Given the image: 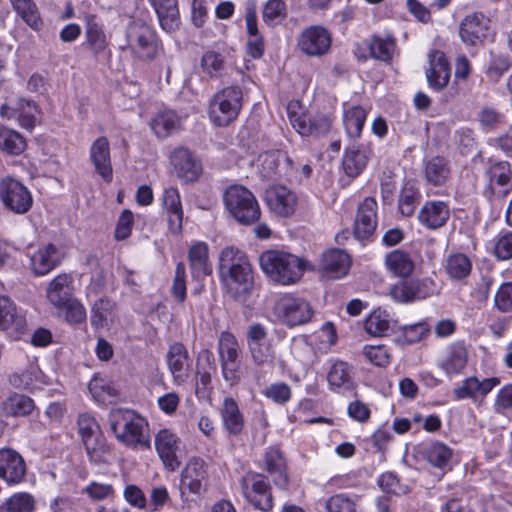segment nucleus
Wrapping results in <instances>:
<instances>
[{
	"instance_id": "f257e3e1",
	"label": "nucleus",
	"mask_w": 512,
	"mask_h": 512,
	"mask_svg": "<svg viewBox=\"0 0 512 512\" xmlns=\"http://www.w3.org/2000/svg\"><path fill=\"white\" fill-rule=\"evenodd\" d=\"M219 276L223 289L232 299L244 302L254 287V270L246 253L227 246L219 254Z\"/></svg>"
},
{
	"instance_id": "f03ea898",
	"label": "nucleus",
	"mask_w": 512,
	"mask_h": 512,
	"mask_svg": "<svg viewBox=\"0 0 512 512\" xmlns=\"http://www.w3.org/2000/svg\"><path fill=\"white\" fill-rule=\"evenodd\" d=\"M262 271L273 281L290 285L296 283L309 263L298 256L280 250H267L259 257Z\"/></svg>"
},
{
	"instance_id": "7ed1b4c3",
	"label": "nucleus",
	"mask_w": 512,
	"mask_h": 512,
	"mask_svg": "<svg viewBox=\"0 0 512 512\" xmlns=\"http://www.w3.org/2000/svg\"><path fill=\"white\" fill-rule=\"evenodd\" d=\"M109 424L118 441L128 447H150L148 424L144 418L128 409H115L109 413Z\"/></svg>"
},
{
	"instance_id": "20e7f679",
	"label": "nucleus",
	"mask_w": 512,
	"mask_h": 512,
	"mask_svg": "<svg viewBox=\"0 0 512 512\" xmlns=\"http://www.w3.org/2000/svg\"><path fill=\"white\" fill-rule=\"evenodd\" d=\"M223 201L228 213L241 225L250 226L261 217V208L256 197L242 185L229 186L223 194Z\"/></svg>"
},
{
	"instance_id": "39448f33",
	"label": "nucleus",
	"mask_w": 512,
	"mask_h": 512,
	"mask_svg": "<svg viewBox=\"0 0 512 512\" xmlns=\"http://www.w3.org/2000/svg\"><path fill=\"white\" fill-rule=\"evenodd\" d=\"M243 100V91L237 85L227 86L218 91L210 103L211 121L218 127L229 125L238 117Z\"/></svg>"
},
{
	"instance_id": "423d86ee",
	"label": "nucleus",
	"mask_w": 512,
	"mask_h": 512,
	"mask_svg": "<svg viewBox=\"0 0 512 512\" xmlns=\"http://www.w3.org/2000/svg\"><path fill=\"white\" fill-rule=\"evenodd\" d=\"M128 46L140 59L153 60L159 51L160 42L156 31L142 21H132L126 31Z\"/></svg>"
},
{
	"instance_id": "0eeeda50",
	"label": "nucleus",
	"mask_w": 512,
	"mask_h": 512,
	"mask_svg": "<svg viewBox=\"0 0 512 512\" xmlns=\"http://www.w3.org/2000/svg\"><path fill=\"white\" fill-rule=\"evenodd\" d=\"M241 489L245 498L256 509L265 512L272 509L271 487L263 474L248 472L241 480Z\"/></svg>"
},
{
	"instance_id": "6e6552de",
	"label": "nucleus",
	"mask_w": 512,
	"mask_h": 512,
	"mask_svg": "<svg viewBox=\"0 0 512 512\" xmlns=\"http://www.w3.org/2000/svg\"><path fill=\"white\" fill-rule=\"evenodd\" d=\"M0 199L8 210L19 215L27 213L33 204L28 188L12 177L0 181Z\"/></svg>"
},
{
	"instance_id": "1a4fd4ad",
	"label": "nucleus",
	"mask_w": 512,
	"mask_h": 512,
	"mask_svg": "<svg viewBox=\"0 0 512 512\" xmlns=\"http://www.w3.org/2000/svg\"><path fill=\"white\" fill-rule=\"evenodd\" d=\"M275 313L284 324L294 327L308 323L314 311L305 299L285 295L276 302Z\"/></svg>"
},
{
	"instance_id": "9d476101",
	"label": "nucleus",
	"mask_w": 512,
	"mask_h": 512,
	"mask_svg": "<svg viewBox=\"0 0 512 512\" xmlns=\"http://www.w3.org/2000/svg\"><path fill=\"white\" fill-rule=\"evenodd\" d=\"M492 34L490 19L480 12L467 15L459 26L461 40L470 46L482 45Z\"/></svg>"
},
{
	"instance_id": "9b49d317",
	"label": "nucleus",
	"mask_w": 512,
	"mask_h": 512,
	"mask_svg": "<svg viewBox=\"0 0 512 512\" xmlns=\"http://www.w3.org/2000/svg\"><path fill=\"white\" fill-rule=\"evenodd\" d=\"M332 43L331 34L322 26H310L302 31L298 38L299 49L307 56L325 55Z\"/></svg>"
},
{
	"instance_id": "f8f14e48",
	"label": "nucleus",
	"mask_w": 512,
	"mask_h": 512,
	"mask_svg": "<svg viewBox=\"0 0 512 512\" xmlns=\"http://www.w3.org/2000/svg\"><path fill=\"white\" fill-rule=\"evenodd\" d=\"M378 205L374 198L367 197L359 205L353 226V233L360 241L369 240L377 227Z\"/></svg>"
},
{
	"instance_id": "ddd939ff",
	"label": "nucleus",
	"mask_w": 512,
	"mask_h": 512,
	"mask_svg": "<svg viewBox=\"0 0 512 512\" xmlns=\"http://www.w3.org/2000/svg\"><path fill=\"white\" fill-rule=\"evenodd\" d=\"M428 85L434 91L440 92L447 87L451 68L446 55L439 50H433L428 54V67L425 70Z\"/></svg>"
},
{
	"instance_id": "4468645a",
	"label": "nucleus",
	"mask_w": 512,
	"mask_h": 512,
	"mask_svg": "<svg viewBox=\"0 0 512 512\" xmlns=\"http://www.w3.org/2000/svg\"><path fill=\"white\" fill-rule=\"evenodd\" d=\"M500 384V378L490 377L479 379L470 376L462 381V384L453 389V397L456 400L471 399L476 401L484 399L495 387Z\"/></svg>"
},
{
	"instance_id": "2eb2a0df",
	"label": "nucleus",
	"mask_w": 512,
	"mask_h": 512,
	"mask_svg": "<svg viewBox=\"0 0 512 512\" xmlns=\"http://www.w3.org/2000/svg\"><path fill=\"white\" fill-rule=\"evenodd\" d=\"M265 199L268 207L272 212L281 216H291L297 206V195L283 185H273L265 192Z\"/></svg>"
},
{
	"instance_id": "dca6fc26",
	"label": "nucleus",
	"mask_w": 512,
	"mask_h": 512,
	"mask_svg": "<svg viewBox=\"0 0 512 512\" xmlns=\"http://www.w3.org/2000/svg\"><path fill=\"white\" fill-rule=\"evenodd\" d=\"M179 445V437L168 429L160 430L155 437V447L158 455L164 466L170 471H175L181 464L178 456Z\"/></svg>"
},
{
	"instance_id": "f3484780",
	"label": "nucleus",
	"mask_w": 512,
	"mask_h": 512,
	"mask_svg": "<svg viewBox=\"0 0 512 512\" xmlns=\"http://www.w3.org/2000/svg\"><path fill=\"white\" fill-rule=\"evenodd\" d=\"M208 471L205 461L198 457L189 459L181 473V486L190 493L200 495L207 485Z\"/></svg>"
},
{
	"instance_id": "a211bd4d",
	"label": "nucleus",
	"mask_w": 512,
	"mask_h": 512,
	"mask_svg": "<svg viewBox=\"0 0 512 512\" xmlns=\"http://www.w3.org/2000/svg\"><path fill=\"white\" fill-rule=\"evenodd\" d=\"M167 365L177 384L185 383L190 377L192 360L187 348L179 342L170 345L167 356Z\"/></svg>"
},
{
	"instance_id": "6ab92c4d",
	"label": "nucleus",
	"mask_w": 512,
	"mask_h": 512,
	"mask_svg": "<svg viewBox=\"0 0 512 512\" xmlns=\"http://www.w3.org/2000/svg\"><path fill=\"white\" fill-rule=\"evenodd\" d=\"M492 194L500 198L512 190V165L508 161H495L486 170Z\"/></svg>"
},
{
	"instance_id": "aec40b11",
	"label": "nucleus",
	"mask_w": 512,
	"mask_h": 512,
	"mask_svg": "<svg viewBox=\"0 0 512 512\" xmlns=\"http://www.w3.org/2000/svg\"><path fill=\"white\" fill-rule=\"evenodd\" d=\"M170 162L178 178L184 182H193L201 174V164L183 147L175 149L170 155Z\"/></svg>"
},
{
	"instance_id": "412c9836",
	"label": "nucleus",
	"mask_w": 512,
	"mask_h": 512,
	"mask_svg": "<svg viewBox=\"0 0 512 512\" xmlns=\"http://www.w3.org/2000/svg\"><path fill=\"white\" fill-rule=\"evenodd\" d=\"M350 265V256L344 250L335 248L322 254L319 268L325 277L339 279L348 273Z\"/></svg>"
},
{
	"instance_id": "4be33fe9",
	"label": "nucleus",
	"mask_w": 512,
	"mask_h": 512,
	"mask_svg": "<svg viewBox=\"0 0 512 512\" xmlns=\"http://www.w3.org/2000/svg\"><path fill=\"white\" fill-rule=\"evenodd\" d=\"M25 473V462L18 452L12 449L0 450V478L8 484H18Z\"/></svg>"
},
{
	"instance_id": "5701e85b",
	"label": "nucleus",
	"mask_w": 512,
	"mask_h": 512,
	"mask_svg": "<svg viewBox=\"0 0 512 512\" xmlns=\"http://www.w3.org/2000/svg\"><path fill=\"white\" fill-rule=\"evenodd\" d=\"M90 160L95 171L106 182H111L113 169L111 163L110 146L106 137H98L90 147Z\"/></svg>"
},
{
	"instance_id": "b1692460",
	"label": "nucleus",
	"mask_w": 512,
	"mask_h": 512,
	"mask_svg": "<svg viewBox=\"0 0 512 512\" xmlns=\"http://www.w3.org/2000/svg\"><path fill=\"white\" fill-rule=\"evenodd\" d=\"M74 280L70 274H59L49 283L46 296L51 305L55 308L64 306L75 298Z\"/></svg>"
},
{
	"instance_id": "393cba45",
	"label": "nucleus",
	"mask_w": 512,
	"mask_h": 512,
	"mask_svg": "<svg viewBox=\"0 0 512 512\" xmlns=\"http://www.w3.org/2000/svg\"><path fill=\"white\" fill-rule=\"evenodd\" d=\"M45 378L38 365L30 363L27 367L10 374L9 383L16 389L34 391L47 383Z\"/></svg>"
},
{
	"instance_id": "a878e982",
	"label": "nucleus",
	"mask_w": 512,
	"mask_h": 512,
	"mask_svg": "<svg viewBox=\"0 0 512 512\" xmlns=\"http://www.w3.org/2000/svg\"><path fill=\"white\" fill-rule=\"evenodd\" d=\"M154 8L160 27L168 32H175L181 24L178 0H149Z\"/></svg>"
},
{
	"instance_id": "bb28decb",
	"label": "nucleus",
	"mask_w": 512,
	"mask_h": 512,
	"mask_svg": "<svg viewBox=\"0 0 512 512\" xmlns=\"http://www.w3.org/2000/svg\"><path fill=\"white\" fill-rule=\"evenodd\" d=\"M290 122L296 131L303 136H320L330 131L332 121L326 115L306 116L291 115Z\"/></svg>"
},
{
	"instance_id": "cd10ccee",
	"label": "nucleus",
	"mask_w": 512,
	"mask_h": 512,
	"mask_svg": "<svg viewBox=\"0 0 512 512\" xmlns=\"http://www.w3.org/2000/svg\"><path fill=\"white\" fill-rule=\"evenodd\" d=\"M450 216L448 205L443 201H428L420 209L419 222L429 229H437L446 224Z\"/></svg>"
},
{
	"instance_id": "c85d7f7f",
	"label": "nucleus",
	"mask_w": 512,
	"mask_h": 512,
	"mask_svg": "<svg viewBox=\"0 0 512 512\" xmlns=\"http://www.w3.org/2000/svg\"><path fill=\"white\" fill-rule=\"evenodd\" d=\"M162 203L168 215L170 230L173 233H179L182 229L183 209L178 189L166 188L163 192Z\"/></svg>"
},
{
	"instance_id": "c756f323",
	"label": "nucleus",
	"mask_w": 512,
	"mask_h": 512,
	"mask_svg": "<svg viewBox=\"0 0 512 512\" xmlns=\"http://www.w3.org/2000/svg\"><path fill=\"white\" fill-rule=\"evenodd\" d=\"M264 468L271 475L276 486L280 488L287 486L289 478L286 461L278 449L270 447L266 450L264 454Z\"/></svg>"
},
{
	"instance_id": "7c9ffc66",
	"label": "nucleus",
	"mask_w": 512,
	"mask_h": 512,
	"mask_svg": "<svg viewBox=\"0 0 512 512\" xmlns=\"http://www.w3.org/2000/svg\"><path fill=\"white\" fill-rule=\"evenodd\" d=\"M36 109L32 101L19 99L17 101H10L1 106V114L8 117H18L21 127L32 130L35 126V116L33 110Z\"/></svg>"
},
{
	"instance_id": "2f4dec72",
	"label": "nucleus",
	"mask_w": 512,
	"mask_h": 512,
	"mask_svg": "<svg viewBox=\"0 0 512 512\" xmlns=\"http://www.w3.org/2000/svg\"><path fill=\"white\" fill-rule=\"evenodd\" d=\"M371 151L364 146L349 147L343 157L342 166L345 174L351 178L359 176L367 166Z\"/></svg>"
},
{
	"instance_id": "473e14b6",
	"label": "nucleus",
	"mask_w": 512,
	"mask_h": 512,
	"mask_svg": "<svg viewBox=\"0 0 512 512\" xmlns=\"http://www.w3.org/2000/svg\"><path fill=\"white\" fill-rule=\"evenodd\" d=\"M468 361V350L464 342L458 341L447 347L446 355L440 363L441 369L449 376L462 372Z\"/></svg>"
},
{
	"instance_id": "72a5a7b5",
	"label": "nucleus",
	"mask_w": 512,
	"mask_h": 512,
	"mask_svg": "<svg viewBox=\"0 0 512 512\" xmlns=\"http://www.w3.org/2000/svg\"><path fill=\"white\" fill-rule=\"evenodd\" d=\"M220 415L225 430L233 436L239 435L244 427V417L235 399L226 397L220 408Z\"/></svg>"
},
{
	"instance_id": "f704fd0d",
	"label": "nucleus",
	"mask_w": 512,
	"mask_h": 512,
	"mask_svg": "<svg viewBox=\"0 0 512 512\" xmlns=\"http://www.w3.org/2000/svg\"><path fill=\"white\" fill-rule=\"evenodd\" d=\"M189 262L192 277L202 279L212 273V265L208 259V247L205 243L194 244L189 250Z\"/></svg>"
},
{
	"instance_id": "c9c22d12",
	"label": "nucleus",
	"mask_w": 512,
	"mask_h": 512,
	"mask_svg": "<svg viewBox=\"0 0 512 512\" xmlns=\"http://www.w3.org/2000/svg\"><path fill=\"white\" fill-rule=\"evenodd\" d=\"M59 264V253L53 244L38 250L31 258L32 269L37 275H45Z\"/></svg>"
},
{
	"instance_id": "e433bc0d",
	"label": "nucleus",
	"mask_w": 512,
	"mask_h": 512,
	"mask_svg": "<svg viewBox=\"0 0 512 512\" xmlns=\"http://www.w3.org/2000/svg\"><path fill=\"white\" fill-rule=\"evenodd\" d=\"M26 324L25 317L6 296H0V329L5 330L14 327L20 331Z\"/></svg>"
},
{
	"instance_id": "4c0bfd02",
	"label": "nucleus",
	"mask_w": 512,
	"mask_h": 512,
	"mask_svg": "<svg viewBox=\"0 0 512 512\" xmlns=\"http://www.w3.org/2000/svg\"><path fill=\"white\" fill-rule=\"evenodd\" d=\"M82 443L91 464L99 466L109 463L111 449L103 434L93 438L85 439V441H82Z\"/></svg>"
},
{
	"instance_id": "58836bf2",
	"label": "nucleus",
	"mask_w": 512,
	"mask_h": 512,
	"mask_svg": "<svg viewBox=\"0 0 512 512\" xmlns=\"http://www.w3.org/2000/svg\"><path fill=\"white\" fill-rule=\"evenodd\" d=\"M327 380L330 388L337 392L349 391L354 386L350 366L343 361H337L331 366Z\"/></svg>"
},
{
	"instance_id": "ea45409f",
	"label": "nucleus",
	"mask_w": 512,
	"mask_h": 512,
	"mask_svg": "<svg viewBox=\"0 0 512 512\" xmlns=\"http://www.w3.org/2000/svg\"><path fill=\"white\" fill-rule=\"evenodd\" d=\"M419 453L431 466L439 469H445L452 457V450L441 442L423 445Z\"/></svg>"
},
{
	"instance_id": "a19ab883",
	"label": "nucleus",
	"mask_w": 512,
	"mask_h": 512,
	"mask_svg": "<svg viewBox=\"0 0 512 512\" xmlns=\"http://www.w3.org/2000/svg\"><path fill=\"white\" fill-rule=\"evenodd\" d=\"M35 408V403L32 398L14 393L7 397L1 405L3 413L7 417H22L32 413Z\"/></svg>"
},
{
	"instance_id": "79ce46f5",
	"label": "nucleus",
	"mask_w": 512,
	"mask_h": 512,
	"mask_svg": "<svg viewBox=\"0 0 512 512\" xmlns=\"http://www.w3.org/2000/svg\"><path fill=\"white\" fill-rule=\"evenodd\" d=\"M16 14L34 31L43 27V21L33 0H9Z\"/></svg>"
},
{
	"instance_id": "37998d69",
	"label": "nucleus",
	"mask_w": 512,
	"mask_h": 512,
	"mask_svg": "<svg viewBox=\"0 0 512 512\" xmlns=\"http://www.w3.org/2000/svg\"><path fill=\"white\" fill-rule=\"evenodd\" d=\"M385 263L387 268L398 277H408L415 269V263L410 254L399 249L388 253Z\"/></svg>"
},
{
	"instance_id": "c03bdc74",
	"label": "nucleus",
	"mask_w": 512,
	"mask_h": 512,
	"mask_svg": "<svg viewBox=\"0 0 512 512\" xmlns=\"http://www.w3.org/2000/svg\"><path fill=\"white\" fill-rule=\"evenodd\" d=\"M220 364L241 362V349L236 337L230 332H222L218 342Z\"/></svg>"
},
{
	"instance_id": "a18cd8bd",
	"label": "nucleus",
	"mask_w": 512,
	"mask_h": 512,
	"mask_svg": "<svg viewBox=\"0 0 512 512\" xmlns=\"http://www.w3.org/2000/svg\"><path fill=\"white\" fill-rule=\"evenodd\" d=\"M86 39L94 55L104 52L108 46V40L103 27L96 21V17L93 15L87 18Z\"/></svg>"
},
{
	"instance_id": "49530a36",
	"label": "nucleus",
	"mask_w": 512,
	"mask_h": 512,
	"mask_svg": "<svg viewBox=\"0 0 512 512\" xmlns=\"http://www.w3.org/2000/svg\"><path fill=\"white\" fill-rule=\"evenodd\" d=\"M366 49L369 50V56L371 58L383 61L390 62L395 51V41L393 38H380L373 37L370 40H366L363 43Z\"/></svg>"
},
{
	"instance_id": "de8ad7c7",
	"label": "nucleus",
	"mask_w": 512,
	"mask_h": 512,
	"mask_svg": "<svg viewBox=\"0 0 512 512\" xmlns=\"http://www.w3.org/2000/svg\"><path fill=\"white\" fill-rule=\"evenodd\" d=\"M425 178L434 185H443L450 176L448 162L443 157H433L425 165Z\"/></svg>"
},
{
	"instance_id": "09e8293b",
	"label": "nucleus",
	"mask_w": 512,
	"mask_h": 512,
	"mask_svg": "<svg viewBox=\"0 0 512 512\" xmlns=\"http://www.w3.org/2000/svg\"><path fill=\"white\" fill-rule=\"evenodd\" d=\"M179 117L172 110L161 111L151 120V128L154 133L165 138L179 127Z\"/></svg>"
},
{
	"instance_id": "8fccbe9b",
	"label": "nucleus",
	"mask_w": 512,
	"mask_h": 512,
	"mask_svg": "<svg viewBox=\"0 0 512 512\" xmlns=\"http://www.w3.org/2000/svg\"><path fill=\"white\" fill-rule=\"evenodd\" d=\"M115 304L108 298H99L91 309V325L95 328H103L113 318Z\"/></svg>"
},
{
	"instance_id": "3c124183",
	"label": "nucleus",
	"mask_w": 512,
	"mask_h": 512,
	"mask_svg": "<svg viewBox=\"0 0 512 512\" xmlns=\"http://www.w3.org/2000/svg\"><path fill=\"white\" fill-rule=\"evenodd\" d=\"M470 259L463 253L451 254L445 262V271L453 279L459 280L467 277L471 272Z\"/></svg>"
},
{
	"instance_id": "603ef678",
	"label": "nucleus",
	"mask_w": 512,
	"mask_h": 512,
	"mask_svg": "<svg viewBox=\"0 0 512 512\" xmlns=\"http://www.w3.org/2000/svg\"><path fill=\"white\" fill-rule=\"evenodd\" d=\"M365 120L366 111L360 106H353L345 111L343 123L350 138H358L361 135Z\"/></svg>"
},
{
	"instance_id": "864d4df0",
	"label": "nucleus",
	"mask_w": 512,
	"mask_h": 512,
	"mask_svg": "<svg viewBox=\"0 0 512 512\" xmlns=\"http://www.w3.org/2000/svg\"><path fill=\"white\" fill-rule=\"evenodd\" d=\"M35 499L27 492H19L7 498L0 505V512H34Z\"/></svg>"
},
{
	"instance_id": "5fc2aeb1",
	"label": "nucleus",
	"mask_w": 512,
	"mask_h": 512,
	"mask_svg": "<svg viewBox=\"0 0 512 512\" xmlns=\"http://www.w3.org/2000/svg\"><path fill=\"white\" fill-rule=\"evenodd\" d=\"M26 147V141L17 131L0 127V149L11 155L21 154Z\"/></svg>"
},
{
	"instance_id": "6e6d98bb",
	"label": "nucleus",
	"mask_w": 512,
	"mask_h": 512,
	"mask_svg": "<svg viewBox=\"0 0 512 512\" xmlns=\"http://www.w3.org/2000/svg\"><path fill=\"white\" fill-rule=\"evenodd\" d=\"M418 189L411 183H406L399 195L398 207L403 216H411L420 200Z\"/></svg>"
},
{
	"instance_id": "4d7b16f0",
	"label": "nucleus",
	"mask_w": 512,
	"mask_h": 512,
	"mask_svg": "<svg viewBox=\"0 0 512 512\" xmlns=\"http://www.w3.org/2000/svg\"><path fill=\"white\" fill-rule=\"evenodd\" d=\"M390 329L389 315L386 311L375 310L365 321V330L373 336H382Z\"/></svg>"
},
{
	"instance_id": "13d9d810",
	"label": "nucleus",
	"mask_w": 512,
	"mask_h": 512,
	"mask_svg": "<svg viewBox=\"0 0 512 512\" xmlns=\"http://www.w3.org/2000/svg\"><path fill=\"white\" fill-rule=\"evenodd\" d=\"M201 68L210 78H218L225 68L224 57L220 53L208 51L202 56Z\"/></svg>"
},
{
	"instance_id": "bf43d9fd",
	"label": "nucleus",
	"mask_w": 512,
	"mask_h": 512,
	"mask_svg": "<svg viewBox=\"0 0 512 512\" xmlns=\"http://www.w3.org/2000/svg\"><path fill=\"white\" fill-rule=\"evenodd\" d=\"M263 21L274 26L286 17V4L283 0H268L262 12Z\"/></svg>"
},
{
	"instance_id": "052dcab7",
	"label": "nucleus",
	"mask_w": 512,
	"mask_h": 512,
	"mask_svg": "<svg viewBox=\"0 0 512 512\" xmlns=\"http://www.w3.org/2000/svg\"><path fill=\"white\" fill-rule=\"evenodd\" d=\"M504 120V115L492 107H484L478 113V122L485 132L496 130Z\"/></svg>"
},
{
	"instance_id": "680f3d73",
	"label": "nucleus",
	"mask_w": 512,
	"mask_h": 512,
	"mask_svg": "<svg viewBox=\"0 0 512 512\" xmlns=\"http://www.w3.org/2000/svg\"><path fill=\"white\" fill-rule=\"evenodd\" d=\"M282 155L279 151L265 152L259 156L260 173L266 179H272L278 174Z\"/></svg>"
},
{
	"instance_id": "e2e57ef3",
	"label": "nucleus",
	"mask_w": 512,
	"mask_h": 512,
	"mask_svg": "<svg viewBox=\"0 0 512 512\" xmlns=\"http://www.w3.org/2000/svg\"><path fill=\"white\" fill-rule=\"evenodd\" d=\"M78 431L81 436L82 441L85 439L93 438L98 435H102V431L100 429L99 424L90 414L83 413L79 416L78 421Z\"/></svg>"
},
{
	"instance_id": "0e129e2a",
	"label": "nucleus",
	"mask_w": 512,
	"mask_h": 512,
	"mask_svg": "<svg viewBox=\"0 0 512 512\" xmlns=\"http://www.w3.org/2000/svg\"><path fill=\"white\" fill-rule=\"evenodd\" d=\"M248 350L253 363L257 366H263L273 362L274 352L269 343L248 345Z\"/></svg>"
},
{
	"instance_id": "69168bd1",
	"label": "nucleus",
	"mask_w": 512,
	"mask_h": 512,
	"mask_svg": "<svg viewBox=\"0 0 512 512\" xmlns=\"http://www.w3.org/2000/svg\"><path fill=\"white\" fill-rule=\"evenodd\" d=\"M510 68L511 61L507 56L493 55L490 59L486 74L491 80L497 82Z\"/></svg>"
},
{
	"instance_id": "338daca9",
	"label": "nucleus",
	"mask_w": 512,
	"mask_h": 512,
	"mask_svg": "<svg viewBox=\"0 0 512 512\" xmlns=\"http://www.w3.org/2000/svg\"><path fill=\"white\" fill-rule=\"evenodd\" d=\"M326 509L328 512H355L356 503L345 494H336L327 500Z\"/></svg>"
},
{
	"instance_id": "774afa93",
	"label": "nucleus",
	"mask_w": 512,
	"mask_h": 512,
	"mask_svg": "<svg viewBox=\"0 0 512 512\" xmlns=\"http://www.w3.org/2000/svg\"><path fill=\"white\" fill-rule=\"evenodd\" d=\"M494 303L501 312L512 310V282H505L498 288Z\"/></svg>"
}]
</instances>
